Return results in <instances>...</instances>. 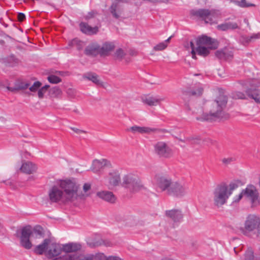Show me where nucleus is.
<instances>
[{
	"instance_id": "obj_1",
	"label": "nucleus",
	"mask_w": 260,
	"mask_h": 260,
	"mask_svg": "<svg viewBox=\"0 0 260 260\" xmlns=\"http://www.w3.org/2000/svg\"><path fill=\"white\" fill-rule=\"evenodd\" d=\"M158 187L166 194L177 197H180L186 193V187L178 182H173L168 177L161 176L157 179Z\"/></svg>"
},
{
	"instance_id": "obj_2",
	"label": "nucleus",
	"mask_w": 260,
	"mask_h": 260,
	"mask_svg": "<svg viewBox=\"0 0 260 260\" xmlns=\"http://www.w3.org/2000/svg\"><path fill=\"white\" fill-rule=\"evenodd\" d=\"M242 85L245 89V94L241 91H237L233 93V97L244 100L248 96L253 99L256 103H260V80L252 79L243 81Z\"/></svg>"
},
{
	"instance_id": "obj_3",
	"label": "nucleus",
	"mask_w": 260,
	"mask_h": 260,
	"mask_svg": "<svg viewBox=\"0 0 260 260\" xmlns=\"http://www.w3.org/2000/svg\"><path fill=\"white\" fill-rule=\"evenodd\" d=\"M226 104V96L220 94L212 102L209 113L203 115L202 119L203 120H214L216 119L222 118L223 109Z\"/></svg>"
},
{
	"instance_id": "obj_4",
	"label": "nucleus",
	"mask_w": 260,
	"mask_h": 260,
	"mask_svg": "<svg viewBox=\"0 0 260 260\" xmlns=\"http://www.w3.org/2000/svg\"><path fill=\"white\" fill-rule=\"evenodd\" d=\"M59 183L65 195L64 197L68 202H73L78 197L82 198L84 196L78 195V190L79 186L75 181L71 180H64L60 181Z\"/></svg>"
},
{
	"instance_id": "obj_5",
	"label": "nucleus",
	"mask_w": 260,
	"mask_h": 260,
	"mask_svg": "<svg viewBox=\"0 0 260 260\" xmlns=\"http://www.w3.org/2000/svg\"><path fill=\"white\" fill-rule=\"evenodd\" d=\"M231 194L228 192V187L225 184L218 185L213 191V201L215 206L220 207L226 203Z\"/></svg>"
},
{
	"instance_id": "obj_6",
	"label": "nucleus",
	"mask_w": 260,
	"mask_h": 260,
	"mask_svg": "<svg viewBox=\"0 0 260 260\" xmlns=\"http://www.w3.org/2000/svg\"><path fill=\"white\" fill-rule=\"evenodd\" d=\"M255 229H256V237L260 240V217L250 214L246 218L244 227L241 228L240 231L244 235H246L247 232H252Z\"/></svg>"
},
{
	"instance_id": "obj_7",
	"label": "nucleus",
	"mask_w": 260,
	"mask_h": 260,
	"mask_svg": "<svg viewBox=\"0 0 260 260\" xmlns=\"http://www.w3.org/2000/svg\"><path fill=\"white\" fill-rule=\"evenodd\" d=\"M243 196L250 200L252 206H257L260 205L259 194L254 186L252 185H248L245 189L242 190L238 195V198L235 199L234 202H239Z\"/></svg>"
},
{
	"instance_id": "obj_8",
	"label": "nucleus",
	"mask_w": 260,
	"mask_h": 260,
	"mask_svg": "<svg viewBox=\"0 0 260 260\" xmlns=\"http://www.w3.org/2000/svg\"><path fill=\"white\" fill-rule=\"evenodd\" d=\"M122 185L133 192L138 191L145 188L140 178L133 174L126 175L123 177Z\"/></svg>"
},
{
	"instance_id": "obj_9",
	"label": "nucleus",
	"mask_w": 260,
	"mask_h": 260,
	"mask_svg": "<svg viewBox=\"0 0 260 260\" xmlns=\"http://www.w3.org/2000/svg\"><path fill=\"white\" fill-rule=\"evenodd\" d=\"M191 14L202 19L206 23L209 24L216 23V19L218 17L217 11L215 10L209 11L208 9L192 10Z\"/></svg>"
},
{
	"instance_id": "obj_10",
	"label": "nucleus",
	"mask_w": 260,
	"mask_h": 260,
	"mask_svg": "<svg viewBox=\"0 0 260 260\" xmlns=\"http://www.w3.org/2000/svg\"><path fill=\"white\" fill-rule=\"evenodd\" d=\"M153 147L154 153L160 158H169L173 156V150L164 142H157L154 144Z\"/></svg>"
},
{
	"instance_id": "obj_11",
	"label": "nucleus",
	"mask_w": 260,
	"mask_h": 260,
	"mask_svg": "<svg viewBox=\"0 0 260 260\" xmlns=\"http://www.w3.org/2000/svg\"><path fill=\"white\" fill-rule=\"evenodd\" d=\"M49 198L51 202L57 203L61 201L63 203L68 202L65 199V196L62 189L60 187V184L58 183L57 185H53L49 190Z\"/></svg>"
},
{
	"instance_id": "obj_12",
	"label": "nucleus",
	"mask_w": 260,
	"mask_h": 260,
	"mask_svg": "<svg viewBox=\"0 0 260 260\" xmlns=\"http://www.w3.org/2000/svg\"><path fill=\"white\" fill-rule=\"evenodd\" d=\"M31 234L32 231L30 226L23 227L21 230L20 244L26 249H30L32 247V245L29 239Z\"/></svg>"
},
{
	"instance_id": "obj_13",
	"label": "nucleus",
	"mask_w": 260,
	"mask_h": 260,
	"mask_svg": "<svg viewBox=\"0 0 260 260\" xmlns=\"http://www.w3.org/2000/svg\"><path fill=\"white\" fill-rule=\"evenodd\" d=\"M217 30L222 31H228L239 29L240 22L239 21H231L230 18L226 19L225 21L216 26Z\"/></svg>"
},
{
	"instance_id": "obj_14",
	"label": "nucleus",
	"mask_w": 260,
	"mask_h": 260,
	"mask_svg": "<svg viewBox=\"0 0 260 260\" xmlns=\"http://www.w3.org/2000/svg\"><path fill=\"white\" fill-rule=\"evenodd\" d=\"M63 251V244L53 242L51 241L48 249L47 251L46 255L48 258H51L57 256Z\"/></svg>"
},
{
	"instance_id": "obj_15",
	"label": "nucleus",
	"mask_w": 260,
	"mask_h": 260,
	"mask_svg": "<svg viewBox=\"0 0 260 260\" xmlns=\"http://www.w3.org/2000/svg\"><path fill=\"white\" fill-rule=\"evenodd\" d=\"M190 44L191 48V53L192 54V57L194 59H196V53L200 56L205 57L208 55L210 53V50H214L213 49L208 48V47L201 45H197V47L195 48L194 44L192 42H190Z\"/></svg>"
},
{
	"instance_id": "obj_16",
	"label": "nucleus",
	"mask_w": 260,
	"mask_h": 260,
	"mask_svg": "<svg viewBox=\"0 0 260 260\" xmlns=\"http://www.w3.org/2000/svg\"><path fill=\"white\" fill-rule=\"evenodd\" d=\"M197 45L207 46L210 49H216L218 47V44L215 39L207 36H202L197 40Z\"/></svg>"
},
{
	"instance_id": "obj_17",
	"label": "nucleus",
	"mask_w": 260,
	"mask_h": 260,
	"mask_svg": "<svg viewBox=\"0 0 260 260\" xmlns=\"http://www.w3.org/2000/svg\"><path fill=\"white\" fill-rule=\"evenodd\" d=\"M143 103L149 106H153L158 104L160 102L164 101V98H160L158 96H153L150 95H145L141 97Z\"/></svg>"
},
{
	"instance_id": "obj_18",
	"label": "nucleus",
	"mask_w": 260,
	"mask_h": 260,
	"mask_svg": "<svg viewBox=\"0 0 260 260\" xmlns=\"http://www.w3.org/2000/svg\"><path fill=\"white\" fill-rule=\"evenodd\" d=\"M96 196L101 199L108 203L113 204L116 200V198L112 192L103 190L98 191L96 193Z\"/></svg>"
},
{
	"instance_id": "obj_19",
	"label": "nucleus",
	"mask_w": 260,
	"mask_h": 260,
	"mask_svg": "<svg viewBox=\"0 0 260 260\" xmlns=\"http://www.w3.org/2000/svg\"><path fill=\"white\" fill-rule=\"evenodd\" d=\"M166 215L170 218L174 222H179L183 218L182 212L178 209L166 211Z\"/></svg>"
},
{
	"instance_id": "obj_20",
	"label": "nucleus",
	"mask_w": 260,
	"mask_h": 260,
	"mask_svg": "<svg viewBox=\"0 0 260 260\" xmlns=\"http://www.w3.org/2000/svg\"><path fill=\"white\" fill-rule=\"evenodd\" d=\"M80 30L87 35H92L98 33L99 27L98 26L91 27L86 22H81L79 24Z\"/></svg>"
},
{
	"instance_id": "obj_21",
	"label": "nucleus",
	"mask_w": 260,
	"mask_h": 260,
	"mask_svg": "<svg viewBox=\"0 0 260 260\" xmlns=\"http://www.w3.org/2000/svg\"><path fill=\"white\" fill-rule=\"evenodd\" d=\"M83 78L91 81L97 86L105 87L104 83L100 79L99 76L94 73H85L83 75Z\"/></svg>"
},
{
	"instance_id": "obj_22",
	"label": "nucleus",
	"mask_w": 260,
	"mask_h": 260,
	"mask_svg": "<svg viewBox=\"0 0 260 260\" xmlns=\"http://www.w3.org/2000/svg\"><path fill=\"white\" fill-rule=\"evenodd\" d=\"M115 44L113 42H106L104 43L102 46H100V55L101 56H106L110 55L115 48Z\"/></svg>"
},
{
	"instance_id": "obj_23",
	"label": "nucleus",
	"mask_w": 260,
	"mask_h": 260,
	"mask_svg": "<svg viewBox=\"0 0 260 260\" xmlns=\"http://www.w3.org/2000/svg\"><path fill=\"white\" fill-rule=\"evenodd\" d=\"M216 56L220 59L226 60H231L233 57V52L231 49L224 48L215 52Z\"/></svg>"
},
{
	"instance_id": "obj_24",
	"label": "nucleus",
	"mask_w": 260,
	"mask_h": 260,
	"mask_svg": "<svg viewBox=\"0 0 260 260\" xmlns=\"http://www.w3.org/2000/svg\"><path fill=\"white\" fill-rule=\"evenodd\" d=\"M81 249L82 245L79 243L70 242L63 244V251L66 253L76 252Z\"/></svg>"
},
{
	"instance_id": "obj_25",
	"label": "nucleus",
	"mask_w": 260,
	"mask_h": 260,
	"mask_svg": "<svg viewBox=\"0 0 260 260\" xmlns=\"http://www.w3.org/2000/svg\"><path fill=\"white\" fill-rule=\"evenodd\" d=\"M109 162L105 159L102 160H94L90 170L94 173H97L109 165Z\"/></svg>"
},
{
	"instance_id": "obj_26",
	"label": "nucleus",
	"mask_w": 260,
	"mask_h": 260,
	"mask_svg": "<svg viewBox=\"0 0 260 260\" xmlns=\"http://www.w3.org/2000/svg\"><path fill=\"white\" fill-rule=\"evenodd\" d=\"M50 242L51 240L49 238L44 239L41 244L35 247L34 250V252L40 255L43 254L45 251L47 252Z\"/></svg>"
},
{
	"instance_id": "obj_27",
	"label": "nucleus",
	"mask_w": 260,
	"mask_h": 260,
	"mask_svg": "<svg viewBox=\"0 0 260 260\" xmlns=\"http://www.w3.org/2000/svg\"><path fill=\"white\" fill-rule=\"evenodd\" d=\"M84 53L88 56H95L100 55V46L97 44H92L87 46L84 51Z\"/></svg>"
},
{
	"instance_id": "obj_28",
	"label": "nucleus",
	"mask_w": 260,
	"mask_h": 260,
	"mask_svg": "<svg viewBox=\"0 0 260 260\" xmlns=\"http://www.w3.org/2000/svg\"><path fill=\"white\" fill-rule=\"evenodd\" d=\"M109 185L110 186H116L120 182L119 174L117 172L110 173L108 176Z\"/></svg>"
},
{
	"instance_id": "obj_29",
	"label": "nucleus",
	"mask_w": 260,
	"mask_h": 260,
	"mask_svg": "<svg viewBox=\"0 0 260 260\" xmlns=\"http://www.w3.org/2000/svg\"><path fill=\"white\" fill-rule=\"evenodd\" d=\"M20 170L24 173L30 174L36 171L37 167L31 162L27 161L22 164Z\"/></svg>"
},
{
	"instance_id": "obj_30",
	"label": "nucleus",
	"mask_w": 260,
	"mask_h": 260,
	"mask_svg": "<svg viewBox=\"0 0 260 260\" xmlns=\"http://www.w3.org/2000/svg\"><path fill=\"white\" fill-rule=\"evenodd\" d=\"M127 131H131L133 133H139L140 134H148L153 132L154 129L148 127L135 125L127 128Z\"/></svg>"
},
{
	"instance_id": "obj_31",
	"label": "nucleus",
	"mask_w": 260,
	"mask_h": 260,
	"mask_svg": "<svg viewBox=\"0 0 260 260\" xmlns=\"http://www.w3.org/2000/svg\"><path fill=\"white\" fill-rule=\"evenodd\" d=\"M181 141L183 140H181ZM202 140L200 137L198 136H193L188 137L185 138V140H183V142L189 143L190 144H194L198 145L201 143Z\"/></svg>"
},
{
	"instance_id": "obj_32",
	"label": "nucleus",
	"mask_w": 260,
	"mask_h": 260,
	"mask_svg": "<svg viewBox=\"0 0 260 260\" xmlns=\"http://www.w3.org/2000/svg\"><path fill=\"white\" fill-rule=\"evenodd\" d=\"M69 46L71 47H75L77 50H80L83 48V42L79 39L75 38L69 42Z\"/></svg>"
},
{
	"instance_id": "obj_33",
	"label": "nucleus",
	"mask_w": 260,
	"mask_h": 260,
	"mask_svg": "<svg viewBox=\"0 0 260 260\" xmlns=\"http://www.w3.org/2000/svg\"><path fill=\"white\" fill-rule=\"evenodd\" d=\"M61 94L62 91L58 87H54L49 90V95L51 98H58Z\"/></svg>"
},
{
	"instance_id": "obj_34",
	"label": "nucleus",
	"mask_w": 260,
	"mask_h": 260,
	"mask_svg": "<svg viewBox=\"0 0 260 260\" xmlns=\"http://www.w3.org/2000/svg\"><path fill=\"white\" fill-rule=\"evenodd\" d=\"M196 88L197 89L196 90L193 89L190 91H188L189 94L194 96L201 95L203 91V88L202 86L200 84H199L198 85H197Z\"/></svg>"
},
{
	"instance_id": "obj_35",
	"label": "nucleus",
	"mask_w": 260,
	"mask_h": 260,
	"mask_svg": "<svg viewBox=\"0 0 260 260\" xmlns=\"http://www.w3.org/2000/svg\"><path fill=\"white\" fill-rule=\"evenodd\" d=\"M15 84L19 90L26 89L30 85L28 83L24 82L21 81H17L15 82Z\"/></svg>"
},
{
	"instance_id": "obj_36",
	"label": "nucleus",
	"mask_w": 260,
	"mask_h": 260,
	"mask_svg": "<svg viewBox=\"0 0 260 260\" xmlns=\"http://www.w3.org/2000/svg\"><path fill=\"white\" fill-rule=\"evenodd\" d=\"M102 244H104L106 246H112V243L111 242L108 241H102V243L101 242H99V241H97V242L93 243H91V242H88V244L90 247L99 246L102 245Z\"/></svg>"
},
{
	"instance_id": "obj_37",
	"label": "nucleus",
	"mask_w": 260,
	"mask_h": 260,
	"mask_svg": "<svg viewBox=\"0 0 260 260\" xmlns=\"http://www.w3.org/2000/svg\"><path fill=\"white\" fill-rule=\"evenodd\" d=\"M8 62L10 64V66L15 67L18 65L20 63V60L14 56H11L8 59Z\"/></svg>"
},
{
	"instance_id": "obj_38",
	"label": "nucleus",
	"mask_w": 260,
	"mask_h": 260,
	"mask_svg": "<svg viewBox=\"0 0 260 260\" xmlns=\"http://www.w3.org/2000/svg\"><path fill=\"white\" fill-rule=\"evenodd\" d=\"M48 80L51 83L57 84L61 82V79L55 75H50L47 77Z\"/></svg>"
},
{
	"instance_id": "obj_39",
	"label": "nucleus",
	"mask_w": 260,
	"mask_h": 260,
	"mask_svg": "<svg viewBox=\"0 0 260 260\" xmlns=\"http://www.w3.org/2000/svg\"><path fill=\"white\" fill-rule=\"evenodd\" d=\"M92 254H80L78 255L77 260H93Z\"/></svg>"
},
{
	"instance_id": "obj_40",
	"label": "nucleus",
	"mask_w": 260,
	"mask_h": 260,
	"mask_svg": "<svg viewBox=\"0 0 260 260\" xmlns=\"http://www.w3.org/2000/svg\"><path fill=\"white\" fill-rule=\"evenodd\" d=\"M98 13L95 10H92L90 12H89L87 15L84 16V18L85 20L88 21L89 20L94 18L97 15Z\"/></svg>"
},
{
	"instance_id": "obj_41",
	"label": "nucleus",
	"mask_w": 260,
	"mask_h": 260,
	"mask_svg": "<svg viewBox=\"0 0 260 260\" xmlns=\"http://www.w3.org/2000/svg\"><path fill=\"white\" fill-rule=\"evenodd\" d=\"M49 87V85H46L39 89L38 92V95L39 98H43L44 96V93L47 91Z\"/></svg>"
},
{
	"instance_id": "obj_42",
	"label": "nucleus",
	"mask_w": 260,
	"mask_h": 260,
	"mask_svg": "<svg viewBox=\"0 0 260 260\" xmlns=\"http://www.w3.org/2000/svg\"><path fill=\"white\" fill-rule=\"evenodd\" d=\"M168 45L166 44L165 42H161L157 45H155L153 47V50L155 51H162L166 49Z\"/></svg>"
},
{
	"instance_id": "obj_43",
	"label": "nucleus",
	"mask_w": 260,
	"mask_h": 260,
	"mask_svg": "<svg viewBox=\"0 0 260 260\" xmlns=\"http://www.w3.org/2000/svg\"><path fill=\"white\" fill-rule=\"evenodd\" d=\"M41 85L42 84L40 82L36 81L34 82L33 85L31 86L29 89L30 91L32 92H36L40 88Z\"/></svg>"
},
{
	"instance_id": "obj_44",
	"label": "nucleus",
	"mask_w": 260,
	"mask_h": 260,
	"mask_svg": "<svg viewBox=\"0 0 260 260\" xmlns=\"http://www.w3.org/2000/svg\"><path fill=\"white\" fill-rule=\"evenodd\" d=\"M93 260H107V257L102 253H96L94 255L93 254Z\"/></svg>"
},
{
	"instance_id": "obj_45",
	"label": "nucleus",
	"mask_w": 260,
	"mask_h": 260,
	"mask_svg": "<svg viewBox=\"0 0 260 260\" xmlns=\"http://www.w3.org/2000/svg\"><path fill=\"white\" fill-rule=\"evenodd\" d=\"M260 38L259 34H253L250 36H247L245 38V41L246 43H249L253 41V40H255L257 39H259Z\"/></svg>"
},
{
	"instance_id": "obj_46",
	"label": "nucleus",
	"mask_w": 260,
	"mask_h": 260,
	"mask_svg": "<svg viewBox=\"0 0 260 260\" xmlns=\"http://www.w3.org/2000/svg\"><path fill=\"white\" fill-rule=\"evenodd\" d=\"M253 252L251 250H248L245 253V260H253Z\"/></svg>"
},
{
	"instance_id": "obj_47",
	"label": "nucleus",
	"mask_w": 260,
	"mask_h": 260,
	"mask_svg": "<svg viewBox=\"0 0 260 260\" xmlns=\"http://www.w3.org/2000/svg\"><path fill=\"white\" fill-rule=\"evenodd\" d=\"M115 55L117 58L121 59L125 55V53L122 49L119 48L116 51Z\"/></svg>"
},
{
	"instance_id": "obj_48",
	"label": "nucleus",
	"mask_w": 260,
	"mask_h": 260,
	"mask_svg": "<svg viewBox=\"0 0 260 260\" xmlns=\"http://www.w3.org/2000/svg\"><path fill=\"white\" fill-rule=\"evenodd\" d=\"M78 255L75 254H66L63 256L64 260H77Z\"/></svg>"
},
{
	"instance_id": "obj_49",
	"label": "nucleus",
	"mask_w": 260,
	"mask_h": 260,
	"mask_svg": "<svg viewBox=\"0 0 260 260\" xmlns=\"http://www.w3.org/2000/svg\"><path fill=\"white\" fill-rule=\"evenodd\" d=\"M232 2L238 4V5H239L241 7H247L251 6H254V5L252 4L246 5L245 0H241V2L235 0L232 1Z\"/></svg>"
},
{
	"instance_id": "obj_50",
	"label": "nucleus",
	"mask_w": 260,
	"mask_h": 260,
	"mask_svg": "<svg viewBox=\"0 0 260 260\" xmlns=\"http://www.w3.org/2000/svg\"><path fill=\"white\" fill-rule=\"evenodd\" d=\"M238 185L236 183H231L229 185L230 189L228 190V192H231L232 193L233 191L238 187Z\"/></svg>"
},
{
	"instance_id": "obj_51",
	"label": "nucleus",
	"mask_w": 260,
	"mask_h": 260,
	"mask_svg": "<svg viewBox=\"0 0 260 260\" xmlns=\"http://www.w3.org/2000/svg\"><path fill=\"white\" fill-rule=\"evenodd\" d=\"M34 231L37 235H42L43 234L42 228L40 226L35 228Z\"/></svg>"
},
{
	"instance_id": "obj_52",
	"label": "nucleus",
	"mask_w": 260,
	"mask_h": 260,
	"mask_svg": "<svg viewBox=\"0 0 260 260\" xmlns=\"http://www.w3.org/2000/svg\"><path fill=\"white\" fill-rule=\"evenodd\" d=\"M234 160V158L232 157L224 158L222 159V162L224 164H229Z\"/></svg>"
},
{
	"instance_id": "obj_53",
	"label": "nucleus",
	"mask_w": 260,
	"mask_h": 260,
	"mask_svg": "<svg viewBox=\"0 0 260 260\" xmlns=\"http://www.w3.org/2000/svg\"><path fill=\"white\" fill-rule=\"evenodd\" d=\"M71 129H72L75 133H77L78 134L86 133L85 131H84L83 130L79 129H78L77 128H76V127H71Z\"/></svg>"
},
{
	"instance_id": "obj_54",
	"label": "nucleus",
	"mask_w": 260,
	"mask_h": 260,
	"mask_svg": "<svg viewBox=\"0 0 260 260\" xmlns=\"http://www.w3.org/2000/svg\"><path fill=\"white\" fill-rule=\"evenodd\" d=\"M91 188V185L90 184L88 183H86L84 184L83 189L85 192H87V191L89 190Z\"/></svg>"
},
{
	"instance_id": "obj_55",
	"label": "nucleus",
	"mask_w": 260,
	"mask_h": 260,
	"mask_svg": "<svg viewBox=\"0 0 260 260\" xmlns=\"http://www.w3.org/2000/svg\"><path fill=\"white\" fill-rule=\"evenodd\" d=\"M17 18L19 22H22L25 19V16L23 13H19L18 14Z\"/></svg>"
},
{
	"instance_id": "obj_56",
	"label": "nucleus",
	"mask_w": 260,
	"mask_h": 260,
	"mask_svg": "<svg viewBox=\"0 0 260 260\" xmlns=\"http://www.w3.org/2000/svg\"><path fill=\"white\" fill-rule=\"evenodd\" d=\"M67 92L68 95L71 97H74L75 95V91L72 89H68Z\"/></svg>"
},
{
	"instance_id": "obj_57",
	"label": "nucleus",
	"mask_w": 260,
	"mask_h": 260,
	"mask_svg": "<svg viewBox=\"0 0 260 260\" xmlns=\"http://www.w3.org/2000/svg\"><path fill=\"white\" fill-rule=\"evenodd\" d=\"M7 88L9 91H11L12 92H15V91L19 90L18 88V87H17V86L15 83L14 86H13V87L8 86Z\"/></svg>"
},
{
	"instance_id": "obj_58",
	"label": "nucleus",
	"mask_w": 260,
	"mask_h": 260,
	"mask_svg": "<svg viewBox=\"0 0 260 260\" xmlns=\"http://www.w3.org/2000/svg\"><path fill=\"white\" fill-rule=\"evenodd\" d=\"M107 260H123L121 258L116 256H110L107 257Z\"/></svg>"
},
{
	"instance_id": "obj_59",
	"label": "nucleus",
	"mask_w": 260,
	"mask_h": 260,
	"mask_svg": "<svg viewBox=\"0 0 260 260\" xmlns=\"http://www.w3.org/2000/svg\"><path fill=\"white\" fill-rule=\"evenodd\" d=\"M3 182L4 183H6V184L8 185H9L11 186L12 184V182L10 180L3 181Z\"/></svg>"
},
{
	"instance_id": "obj_60",
	"label": "nucleus",
	"mask_w": 260,
	"mask_h": 260,
	"mask_svg": "<svg viewBox=\"0 0 260 260\" xmlns=\"http://www.w3.org/2000/svg\"><path fill=\"white\" fill-rule=\"evenodd\" d=\"M171 38H172V36L170 37L168 39L166 40L164 42H165L166 44H167L168 45V43L170 42Z\"/></svg>"
},
{
	"instance_id": "obj_61",
	"label": "nucleus",
	"mask_w": 260,
	"mask_h": 260,
	"mask_svg": "<svg viewBox=\"0 0 260 260\" xmlns=\"http://www.w3.org/2000/svg\"><path fill=\"white\" fill-rule=\"evenodd\" d=\"M161 260H174V259H171V258H165L162 259Z\"/></svg>"
},
{
	"instance_id": "obj_62",
	"label": "nucleus",
	"mask_w": 260,
	"mask_h": 260,
	"mask_svg": "<svg viewBox=\"0 0 260 260\" xmlns=\"http://www.w3.org/2000/svg\"><path fill=\"white\" fill-rule=\"evenodd\" d=\"M208 142H209L210 143H212V141L210 139H207Z\"/></svg>"
},
{
	"instance_id": "obj_63",
	"label": "nucleus",
	"mask_w": 260,
	"mask_h": 260,
	"mask_svg": "<svg viewBox=\"0 0 260 260\" xmlns=\"http://www.w3.org/2000/svg\"><path fill=\"white\" fill-rule=\"evenodd\" d=\"M234 251H235V252L236 253H237V252H236V251L235 248H234Z\"/></svg>"
},
{
	"instance_id": "obj_64",
	"label": "nucleus",
	"mask_w": 260,
	"mask_h": 260,
	"mask_svg": "<svg viewBox=\"0 0 260 260\" xmlns=\"http://www.w3.org/2000/svg\"><path fill=\"white\" fill-rule=\"evenodd\" d=\"M5 26L6 27H7V26H8V25H7V24H5Z\"/></svg>"
}]
</instances>
